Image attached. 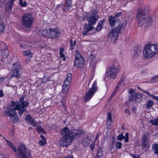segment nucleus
<instances>
[{"instance_id":"obj_58","label":"nucleus","mask_w":158,"mask_h":158,"mask_svg":"<svg viewBox=\"0 0 158 158\" xmlns=\"http://www.w3.org/2000/svg\"><path fill=\"white\" fill-rule=\"evenodd\" d=\"M152 98L156 100L158 102V96H155L154 95H153Z\"/></svg>"},{"instance_id":"obj_54","label":"nucleus","mask_w":158,"mask_h":158,"mask_svg":"<svg viewBox=\"0 0 158 158\" xmlns=\"http://www.w3.org/2000/svg\"><path fill=\"white\" fill-rule=\"evenodd\" d=\"M60 58H63V59L62 60H63L64 61H65V58L64 56V54H63V53H60Z\"/></svg>"},{"instance_id":"obj_50","label":"nucleus","mask_w":158,"mask_h":158,"mask_svg":"<svg viewBox=\"0 0 158 158\" xmlns=\"http://www.w3.org/2000/svg\"><path fill=\"white\" fill-rule=\"evenodd\" d=\"M98 13V11L97 10H92V12L91 13V15H98L97 14Z\"/></svg>"},{"instance_id":"obj_59","label":"nucleus","mask_w":158,"mask_h":158,"mask_svg":"<svg viewBox=\"0 0 158 158\" xmlns=\"http://www.w3.org/2000/svg\"><path fill=\"white\" fill-rule=\"evenodd\" d=\"M11 106L12 107H14V106H15L16 104H15V102H14L13 101H12L11 102Z\"/></svg>"},{"instance_id":"obj_5","label":"nucleus","mask_w":158,"mask_h":158,"mask_svg":"<svg viewBox=\"0 0 158 158\" xmlns=\"http://www.w3.org/2000/svg\"><path fill=\"white\" fill-rule=\"evenodd\" d=\"M17 156L19 158H31V151L24 145H21L18 147Z\"/></svg>"},{"instance_id":"obj_16","label":"nucleus","mask_w":158,"mask_h":158,"mask_svg":"<svg viewBox=\"0 0 158 158\" xmlns=\"http://www.w3.org/2000/svg\"><path fill=\"white\" fill-rule=\"evenodd\" d=\"M50 38L55 39L60 36V33L59 30L56 29H50Z\"/></svg>"},{"instance_id":"obj_29","label":"nucleus","mask_w":158,"mask_h":158,"mask_svg":"<svg viewBox=\"0 0 158 158\" xmlns=\"http://www.w3.org/2000/svg\"><path fill=\"white\" fill-rule=\"evenodd\" d=\"M152 147L154 153L158 155V144L154 143L152 145Z\"/></svg>"},{"instance_id":"obj_13","label":"nucleus","mask_w":158,"mask_h":158,"mask_svg":"<svg viewBox=\"0 0 158 158\" xmlns=\"http://www.w3.org/2000/svg\"><path fill=\"white\" fill-rule=\"evenodd\" d=\"M148 134H144L142 137L141 148L145 151H148L150 147V144L148 138Z\"/></svg>"},{"instance_id":"obj_2","label":"nucleus","mask_w":158,"mask_h":158,"mask_svg":"<svg viewBox=\"0 0 158 158\" xmlns=\"http://www.w3.org/2000/svg\"><path fill=\"white\" fill-rule=\"evenodd\" d=\"M158 52V45L148 43L144 48L143 53L145 58H150Z\"/></svg>"},{"instance_id":"obj_26","label":"nucleus","mask_w":158,"mask_h":158,"mask_svg":"<svg viewBox=\"0 0 158 158\" xmlns=\"http://www.w3.org/2000/svg\"><path fill=\"white\" fill-rule=\"evenodd\" d=\"M105 21V19L103 20L99 21L98 23V25L96 29L98 31H100L103 27V23Z\"/></svg>"},{"instance_id":"obj_56","label":"nucleus","mask_w":158,"mask_h":158,"mask_svg":"<svg viewBox=\"0 0 158 158\" xmlns=\"http://www.w3.org/2000/svg\"><path fill=\"white\" fill-rule=\"evenodd\" d=\"M6 0H0V2L1 3V5H0V7H2V4H4L5 3V2L6 1Z\"/></svg>"},{"instance_id":"obj_7","label":"nucleus","mask_w":158,"mask_h":158,"mask_svg":"<svg viewBox=\"0 0 158 158\" xmlns=\"http://www.w3.org/2000/svg\"><path fill=\"white\" fill-rule=\"evenodd\" d=\"M147 15L142 12L141 8H139L137 11L136 20L137 21L139 27H141L144 24Z\"/></svg>"},{"instance_id":"obj_9","label":"nucleus","mask_w":158,"mask_h":158,"mask_svg":"<svg viewBox=\"0 0 158 158\" xmlns=\"http://www.w3.org/2000/svg\"><path fill=\"white\" fill-rule=\"evenodd\" d=\"M98 89L96 81H95L93 83L92 88L86 93L85 97V100L86 102L89 101L93 97L94 93Z\"/></svg>"},{"instance_id":"obj_42","label":"nucleus","mask_w":158,"mask_h":158,"mask_svg":"<svg viewBox=\"0 0 158 158\" xmlns=\"http://www.w3.org/2000/svg\"><path fill=\"white\" fill-rule=\"evenodd\" d=\"M135 98V95L134 94H131L128 97V101L130 102H132L134 100Z\"/></svg>"},{"instance_id":"obj_4","label":"nucleus","mask_w":158,"mask_h":158,"mask_svg":"<svg viewBox=\"0 0 158 158\" xmlns=\"http://www.w3.org/2000/svg\"><path fill=\"white\" fill-rule=\"evenodd\" d=\"M68 132V127H65L60 132V135L62 136L59 141V144L63 146H67L70 144L72 141L67 135Z\"/></svg>"},{"instance_id":"obj_27","label":"nucleus","mask_w":158,"mask_h":158,"mask_svg":"<svg viewBox=\"0 0 158 158\" xmlns=\"http://www.w3.org/2000/svg\"><path fill=\"white\" fill-rule=\"evenodd\" d=\"M153 20L152 18L149 16L148 17L145 23V26L147 27L151 26L153 24Z\"/></svg>"},{"instance_id":"obj_34","label":"nucleus","mask_w":158,"mask_h":158,"mask_svg":"<svg viewBox=\"0 0 158 158\" xmlns=\"http://www.w3.org/2000/svg\"><path fill=\"white\" fill-rule=\"evenodd\" d=\"M72 75L70 73L67 74V77L64 81H66V83L69 84L72 80Z\"/></svg>"},{"instance_id":"obj_62","label":"nucleus","mask_w":158,"mask_h":158,"mask_svg":"<svg viewBox=\"0 0 158 158\" xmlns=\"http://www.w3.org/2000/svg\"><path fill=\"white\" fill-rule=\"evenodd\" d=\"M121 12H120L116 14L115 15V16L114 17H115V18L116 19H117L118 17V15H121Z\"/></svg>"},{"instance_id":"obj_19","label":"nucleus","mask_w":158,"mask_h":158,"mask_svg":"<svg viewBox=\"0 0 158 158\" xmlns=\"http://www.w3.org/2000/svg\"><path fill=\"white\" fill-rule=\"evenodd\" d=\"M72 6V0H67L65 3L64 4V6L63 8L64 11H68Z\"/></svg>"},{"instance_id":"obj_17","label":"nucleus","mask_w":158,"mask_h":158,"mask_svg":"<svg viewBox=\"0 0 158 158\" xmlns=\"http://www.w3.org/2000/svg\"><path fill=\"white\" fill-rule=\"evenodd\" d=\"M99 17L98 15H91L87 18V20L91 25L95 24Z\"/></svg>"},{"instance_id":"obj_43","label":"nucleus","mask_w":158,"mask_h":158,"mask_svg":"<svg viewBox=\"0 0 158 158\" xmlns=\"http://www.w3.org/2000/svg\"><path fill=\"white\" fill-rule=\"evenodd\" d=\"M19 5L23 7H24L27 6V3L26 1L23 2L22 0H19Z\"/></svg>"},{"instance_id":"obj_57","label":"nucleus","mask_w":158,"mask_h":158,"mask_svg":"<svg viewBox=\"0 0 158 158\" xmlns=\"http://www.w3.org/2000/svg\"><path fill=\"white\" fill-rule=\"evenodd\" d=\"M4 95L3 90H0V97H4Z\"/></svg>"},{"instance_id":"obj_40","label":"nucleus","mask_w":158,"mask_h":158,"mask_svg":"<svg viewBox=\"0 0 158 158\" xmlns=\"http://www.w3.org/2000/svg\"><path fill=\"white\" fill-rule=\"evenodd\" d=\"M7 48V46L4 43L2 42L0 44V51H2Z\"/></svg>"},{"instance_id":"obj_49","label":"nucleus","mask_w":158,"mask_h":158,"mask_svg":"<svg viewBox=\"0 0 158 158\" xmlns=\"http://www.w3.org/2000/svg\"><path fill=\"white\" fill-rule=\"evenodd\" d=\"M70 43L71 44V46L72 47H74L76 44V42L75 40L73 41L72 39H71L70 40Z\"/></svg>"},{"instance_id":"obj_32","label":"nucleus","mask_w":158,"mask_h":158,"mask_svg":"<svg viewBox=\"0 0 158 158\" xmlns=\"http://www.w3.org/2000/svg\"><path fill=\"white\" fill-rule=\"evenodd\" d=\"M6 141L8 145L10 147L12 150L15 152H16L17 151V149L15 146L13 145V143L7 139H6Z\"/></svg>"},{"instance_id":"obj_36","label":"nucleus","mask_w":158,"mask_h":158,"mask_svg":"<svg viewBox=\"0 0 158 158\" xmlns=\"http://www.w3.org/2000/svg\"><path fill=\"white\" fill-rule=\"evenodd\" d=\"M123 82V80H121V79L119 80V82H118L117 85V86H116L115 89L113 92V94L112 95V96H113V94H115L116 93L117 91L118 90V87H119L122 84V83Z\"/></svg>"},{"instance_id":"obj_51","label":"nucleus","mask_w":158,"mask_h":158,"mask_svg":"<svg viewBox=\"0 0 158 158\" xmlns=\"http://www.w3.org/2000/svg\"><path fill=\"white\" fill-rule=\"evenodd\" d=\"M142 91L144 93L146 94L149 97H152V96H153V95H151L149 92L147 91L142 90Z\"/></svg>"},{"instance_id":"obj_60","label":"nucleus","mask_w":158,"mask_h":158,"mask_svg":"<svg viewBox=\"0 0 158 158\" xmlns=\"http://www.w3.org/2000/svg\"><path fill=\"white\" fill-rule=\"evenodd\" d=\"M64 50V47L61 48L60 50V53H63Z\"/></svg>"},{"instance_id":"obj_48","label":"nucleus","mask_w":158,"mask_h":158,"mask_svg":"<svg viewBox=\"0 0 158 158\" xmlns=\"http://www.w3.org/2000/svg\"><path fill=\"white\" fill-rule=\"evenodd\" d=\"M46 143V140H40L39 142V144L41 146H44Z\"/></svg>"},{"instance_id":"obj_41","label":"nucleus","mask_w":158,"mask_h":158,"mask_svg":"<svg viewBox=\"0 0 158 158\" xmlns=\"http://www.w3.org/2000/svg\"><path fill=\"white\" fill-rule=\"evenodd\" d=\"M150 122L152 125L154 126L158 125V117L156 119L151 120Z\"/></svg>"},{"instance_id":"obj_20","label":"nucleus","mask_w":158,"mask_h":158,"mask_svg":"<svg viewBox=\"0 0 158 158\" xmlns=\"http://www.w3.org/2000/svg\"><path fill=\"white\" fill-rule=\"evenodd\" d=\"M16 110H14V108H12L11 107H7L5 111V114L6 115L9 116L10 117L15 112Z\"/></svg>"},{"instance_id":"obj_63","label":"nucleus","mask_w":158,"mask_h":158,"mask_svg":"<svg viewBox=\"0 0 158 158\" xmlns=\"http://www.w3.org/2000/svg\"><path fill=\"white\" fill-rule=\"evenodd\" d=\"M65 158H73V155H68Z\"/></svg>"},{"instance_id":"obj_11","label":"nucleus","mask_w":158,"mask_h":158,"mask_svg":"<svg viewBox=\"0 0 158 158\" xmlns=\"http://www.w3.org/2000/svg\"><path fill=\"white\" fill-rule=\"evenodd\" d=\"M25 96H23L20 98V110H19V114L21 117L24 112L27 110L25 107L29 105V102L27 101H24Z\"/></svg>"},{"instance_id":"obj_44","label":"nucleus","mask_w":158,"mask_h":158,"mask_svg":"<svg viewBox=\"0 0 158 158\" xmlns=\"http://www.w3.org/2000/svg\"><path fill=\"white\" fill-rule=\"evenodd\" d=\"M122 143L119 142H118L115 143V147L117 149H121L122 148Z\"/></svg>"},{"instance_id":"obj_45","label":"nucleus","mask_w":158,"mask_h":158,"mask_svg":"<svg viewBox=\"0 0 158 158\" xmlns=\"http://www.w3.org/2000/svg\"><path fill=\"white\" fill-rule=\"evenodd\" d=\"M37 130L38 131L41 132L44 134H46V133L44 129L41 126H38L37 127Z\"/></svg>"},{"instance_id":"obj_23","label":"nucleus","mask_w":158,"mask_h":158,"mask_svg":"<svg viewBox=\"0 0 158 158\" xmlns=\"http://www.w3.org/2000/svg\"><path fill=\"white\" fill-rule=\"evenodd\" d=\"M69 84L66 83V81H64V84L62 86V92L64 94V96H66L69 88Z\"/></svg>"},{"instance_id":"obj_53","label":"nucleus","mask_w":158,"mask_h":158,"mask_svg":"<svg viewBox=\"0 0 158 158\" xmlns=\"http://www.w3.org/2000/svg\"><path fill=\"white\" fill-rule=\"evenodd\" d=\"M27 57L26 59V60L28 61L31 58V57L32 56V54H30V55H28V56H27Z\"/></svg>"},{"instance_id":"obj_30","label":"nucleus","mask_w":158,"mask_h":158,"mask_svg":"<svg viewBox=\"0 0 158 158\" xmlns=\"http://www.w3.org/2000/svg\"><path fill=\"white\" fill-rule=\"evenodd\" d=\"M15 106L14 108L15 110H18V113H19V110H20V98L19 99V101H17L15 102Z\"/></svg>"},{"instance_id":"obj_25","label":"nucleus","mask_w":158,"mask_h":158,"mask_svg":"<svg viewBox=\"0 0 158 158\" xmlns=\"http://www.w3.org/2000/svg\"><path fill=\"white\" fill-rule=\"evenodd\" d=\"M10 118L11 121L14 123L17 122L19 120L18 116L17 114V113L16 112L12 115H11Z\"/></svg>"},{"instance_id":"obj_1","label":"nucleus","mask_w":158,"mask_h":158,"mask_svg":"<svg viewBox=\"0 0 158 158\" xmlns=\"http://www.w3.org/2000/svg\"><path fill=\"white\" fill-rule=\"evenodd\" d=\"M109 21L111 26H114L110 31L108 33V37H116L118 36L120 33H123L125 29L127 22L124 20L122 22L118 19H116L115 17L110 15L109 17Z\"/></svg>"},{"instance_id":"obj_28","label":"nucleus","mask_w":158,"mask_h":158,"mask_svg":"<svg viewBox=\"0 0 158 158\" xmlns=\"http://www.w3.org/2000/svg\"><path fill=\"white\" fill-rule=\"evenodd\" d=\"M112 114L110 112L107 113V124L109 126L110 125L112 122Z\"/></svg>"},{"instance_id":"obj_12","label":"nucleus","mask_w":158,"mask_h":158,"mask_svg":"<svg viewBox=\"0 0 158 158\" xmlns=\"http://www.w3.org/2000/svg\"><path fill=\"white\" fill-rule=\"evenodd\" d=\"M21 68L20 63L16 62L13 64L12 67V74L13 77L19 78L21 76L20 69Z\"/></svg>"},{"instance_id":"obj_38","label":"nucleus","mask_w":158,"mask_h":158,"mask_svg":"<svg viewBox=\"0 0 158 158\" xmlns=\"http://www.w3.org/2000/svg\"><path fill=\"white\" fill-rule=\"evenodd\" d=\"M158 82V75L152 78L149 82L151 83H155Z\"/></svg>"},{"instance_id":"obj_33","label":"nucleus","mask_w":158,"mask_h":158,"mask_svg":"<svg viewBox=\"0 0 158 158\" xmlns=\"http://www.w3.org/2000/svg\"><path fill=\"white\" fill-rule=\"evenodd\" d=\"M1 52L3 58H6L9 55V52L7 48Z\"/></svg>"},{"instance_id":"obj_39","label":"nucleus","mask_w":158,"mask_h":158,"mask_svg":"<svg viewBox=\"0 0 158 158\" xmlns=\"http://www.w3.org/2000/svg\"><path fill=\"white\" fill-rule=\"evenodd\" d=\"M4 25L2 22H0V34L3 33L5 31Z\"/></svg>"},{"instance_id":"obj_35","label":"nucleus","mask_w":158,"mask_h":158,"mask_svg":"<svg viewBox=\"0 0 158 158\" xmlns=\"http://www.w3.org/2000/svg\"><path fill=\"white\" fill-rule=\"evenodd\" d=\"M102 148L100 147L97 152V155L96 157L101 158V157L103 156Z\"/></svg>"},{"instance_id":"obj_6","label":"nucleus","mask_w":158,"mask_h":158,"mask_svg":"<svg viewBox=\"0 0 158 158\" xmlns=\"http://www.w3.org/2000/svg\"><path fill=\"white\" fill-rule=\"evenodd\" d=\"M119 69V64L117 62H114L109 69L108 72V74L109 77L114 79Z\"/></svg>"},{"instance_id":"obj_21","label":"nucleus","mask_w":158,"mask_h":158,"mask_svg":"<svg viewBox=\"0 0 158 158\" xmlns=\"http://www.w3.org/2000/svg\"><path fill=\"white\" fill-rule=\"evenodd\" d=\"M141 48L137 46L134 48V57H137L141 53Z\"/></svg>"},{"instance_id":"obj_47","label":"nucleus","mask_w":158,"mask_h":158,"mask_svg":"<svg viewBox=\"0 0 158 158\" xmlns=\"http://www.w3.org/2000/svg\"><path fill=\"white\" fill-rule=\"evenodd\" d=\"M30 54L32 53H31V51L30 50L23 52V54L25 56H28V55H30Z\"/></svg>"},{"instance_id":"obj_22","label":"nucleus","mask_w":158,"mask_h":158,"mask_svg":"<svg viewBox=\"0 0 158 158\" xmlns=\"http://www.w3.org/2000/svg\"><path fill=\"white\" fill-rule=\"evenodd\" d=\"M50 29H46L42 30L41 34L44 37L48 39L50 38Z\"/></svg>"},{"instance_id":"obj_61","label":"nucleus","mask_w":158,"mask_h":158,"mask_svg":"<svg viewBox=\"0 0 158 158\" xmlns=\"http://www.w3.org/2000/svg\"><path fill=\"white\" fill-rule=\"evenodd\" d=\"M129 93L131 94H132V93H133V90L132 89H130L128 90Z\"/></svg>"},{"instance_id":"obj_31","label":"nucleus","mask_w":158,"mask_h":158,"mask_svg":"<svg viewBox=\"0 0 158 158\" xmlns=\"http://www.w3.org/2000/svg\"><path fill=\"white\" fill-rule=\"evenodd\" d=\"M150 6L148 5L145 6L143 8L141 9V10L142 11V12L147 15L149 12V10Z\"/></svg>"},{"instance_id":"obj_55","label":"nucleus","mask_w":158,"mask_h":158,"mask_svg":"<svg viewBox=\"0 0 158 158\" xmlns=\"http://www.w3.org/2000/svg\"><path fill=\"white\" fill-rule=\"evenodd\" d=\"M95 147V144L93 143H92L90 145V148L91 150H94Z\"/></svg>"},{"instance_id":"obj_10","label":"nucleus","mask_w":158,"mask_h":158,"mask_svg":"<svg viewBox=\"0 0 158 158\" xmlns=\"http://www.w3.org/2000/svg\"><path fill=\"white\" fill-rule=\"evenodd\" d=\"M84 59L81 57L78 52L76 51L74 63L75 66L78 68H81L84 67Z\"/></svg>"},{"instance_id":"obj_46","label":"nucleus","mask_w":158,"mask_h":158,"mask_svg":"<svg viewBox=\"0 0 158 158\" xmlns=\"http://www.w3.org/2000/svg\"><path fill=\"white\" fill-rule=\"evenodd\" d=\"M124 138V136L123 134H121L118 135L117 137V139L118 140L121 141Z\"/></svg>"},{"instance_id":"obj_15","label":"nucleus","mask_w":158,"mask_h":158,"mask_svg":"<svg viewBox=\"0 0 158 158\" xmlns=\"http://www.w3.org/2000/svg\"><path fill=\"white\" fill-rule=\"evenodd\" d=\"M93 25H91L89 23L88 24L85 23L84 27V30L85 31H84L83 34L84 35H85L87 34L90 35L89 32L90 31H91L94 28V27L92 26Z\"/></svg>"},{"instance_id":"obj_18","label":"nucleus","mask_w":158,"mask_h":158,"mask_svg":"<svg viewBox=\"0 0 158 158\" xmlns=\"http://www.w3.org/2000/svg\"><path fill=\"white\" fill-rule=\"evenodd\" d=\"M25 119L29 123L31 124L33 126L36 127L37 124V122H35L29 114H28L25 117Z\"/></svg>"},{"instance_id":"obj_24","label":"nucleus","mask_w":158,"mask_h":158,"mask_svg":"<svg viewBox=\"0 0 158 158\" xmlns=\"http://www.w3.org/2000/svg\"><path fill=\"white\" fill-rule=\"evenodd\" d=\"M143 94L139 93L135 94V100L138 103H140L143 99Z\"/></svg>"},{"instance_id":"obj_14","label":"nucleus","mask_w":158,"mask_h":158,"mask_svg":"<svg viewBox=\"0 0 158 158\" xmlns=\"http://www.w3.org/2000/svg\"><path fill=\"white\" fill-rule=\"evenodd\" d=\"M16 0H8L5 4V10L7 12H10L12 9L14 2Z\"/></svg>"},{"instance_id":"obj_52","label":"nucleus","mask_w":158,"mask_h":158,"mask_svg":"<svg viewBox=\"0 0 158 158\" xmlns=\"http://www.w3.org/2000/svg\"><path fill=\"white\" fill-rule=\"evenodd\" d=\"M85 141L87 144H89L91 141V140L89 138L88 136H87L85 139Z\"/></svg>"},{"instance_id":"obj_3","label":"nucleus","mask_w":158,"mask_h":158,"mask_svg":"<svg viewBox=\"0 0 158 158\" xmlns=\"http://www.w3.org/2000/svg\"><path fill=\"white\" fill-rule=\"evenodd\" d=\"M34 19L32 14L30 13L24 14L21 18L22 26L27 29L30 28L33 24Z\"/></svg>"},{"instance_id":"obj_8","label":"nucleus","mask_w":158,"mask_h":158,"mask_svg":"<svg viewBox=\"0 0 158 158\" xmlns=\"http://www.w3.org/2000/svg\"><path fill=\"white\" fill-rule=\"evenodd\" d=\"M68 132L67 134L71 141L80 137L82 133V131L80 129H73L70 131L68 128Z\"/></svg>"},{"instance_id":"obj_37","label":"nucleus","mask_w":158,"mask_h":158,"mask_svg":"<svg viewBox=\"0 0 158 158\" xmlns=\"http://www.w3.org/2000/svg\"><path fill=\"white\" fill-rule=\"evenodd\" d=\"M153 104L154 102L152 100L148 101L146 105V108L147 109H149L153 106Z\"/></svg>"},{"instance_id":"obj_64","label":"nucleus","mask_w":158,"mask_h":158,"mask_svg":"<svg viewBox=\"0 0 158 158\" xmlns=\"http://www.w3.org/2000/svg\"><path fill=\"white\" fill-rule=\"evenodd\" d=\"M115 139L114 138H113L112 139V144L113 145L115 144Z\"/></svg>"}]
</instances>
